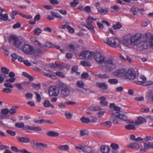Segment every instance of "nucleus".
Listing matches in <instances>:
<instances>
[{
    "instance_id": "1",
    "label": "nucleus",
    "mask_w": 153,
    "mask_h": 153,
    "mask_svg": "<svg viewBox=\"0 0 153 153\" xmlns=\"http://www.w3.org/2000/svg\"><path fill=\"white\" fill-rule=\"evenodd\" d=\"M94 58L96 62L101 65L100 67L106 72H111L116 67L117 62L113 56H109L107 59L105 56L100 53H96Z\"/></svg>"
},
{
    "instance_id": "2",
    "label": "nucleus",
    "mask_w": 153,
    "mask_h": 153,
    "mask_svg": "<svg viewBox=\"0 0 153 153\" xmlns=\"http://www.w3.org/2000/svg\"><path fill=\"white\" fill-rule=\"evenodd\" d=\"M147 39L146 35L142 38L140 34H135L130 36V43L133 46H137L139 51L146 49L149 46Z\"/></svg>"
},
{
    "instance_id": "3",
    "label": "nucleus",
    "mask_w": 153,
    "mask_h": 153,
    "mask_svg": "<svg viewBox=\"0 0 153 153\" xmlns=\"http://www.w3.org/2000/svg\"><path fill=\"white\" fill-rule=\"evenodd\" d=\"M109 108L111 110V115L110 120L114 124H120V120H122L126 121L127 120V117L125 115L120 113V109L119 107L115 105L114 103H111L109 105Z\"/></svg>"
},
{
    "instance_id": "4",
    "label": "nucleus",
    "mask_w": 153,
    "mask_h": 153,
    "mask_svg": "<svg viewBox=\"0 0 153 153\" xmlns=\"http://www.w3.org/2000/svg\"><path fill=\"white\" fill-rule=\"evenodd\" d=\"M103 42L113 48H121V43L120 39L115 37H108L102 39Z\"/></svg>"
},
{
    "instance_id": "5",
    "label": "nucleus",
    "mask_w": 153,
    "mask_h": 153,
    "mask_svg": "<svg viewBox=\"0 0 153 153\" xmlns=\"http://www.w3.org/2000/svg\"><path fill=\"white\" fill-rule=\"evenodd\" d=\"M22 39H19L15 35H10V40L13 41L14 45L17 48L20 49L22 45Z\"/></svg>"
},
{
    "instance_id": "6",
    "label": "nucleus",
    "mask_w": 153,
    "mask_h": 153,
    "mask_svg": "<svg viewBox=\"0 0 153 153\" xmlns=\"http://www.w3.org/2000/svg\"><path fill=\"white\" fill-rule=\"evenodd\" d=\"M125 77L131 80H134L137 78L135 71L132 68L128 69L127 71L126 70Z\"/></svg>"
},
{
    "instance_id": "7",
    "label": "nucleus",
    "mask_w": 153,
    "mask_h": 153,
    "mask_svg": "<svg viewBox=\"0 0 153 153\" xmlns=\"http://www.w3.org/2000/svg\"><path fill=\"white\" fill-rule=\"evenodd\" d=\"M48 92L49 96L56 97L59 95V89L55 86H51L49 88Z\"/></svg>"
},
{
    "instance_id": "8",
    "label": "nucleus",
    "mask_w": 153,
    "mask_h": 153,
    "mask_svg": "<svg viewBox=\"0 0 153 153\" xmlns=\"http://www.w3.org/2000/svg\"><path fill=\"white\" fill-rule=\"evenodd\" d=\"M22 49V51L26 54L31 55L32 54L34 51L33 48L31 45L25 44L24 45Z\"/></svg>"
},
{
    "instance_id": "9",
    "label": "nucleus",
    "mask_w": 153,
    "mask_h": 153,
    "mask_svg": "<svg viewBox=\"0 0 153 153\" xmlns=\"http://www.w3.org/2000/svg\"><path fill=\"white\" fill-rule=\"evenodd\" d=\"M62 86V87L61 92V95L62 97H65L69 95L70 91L68 86L65 84L63 83Z\"/></svg>"
},
{
    "instance_id": "10",
    "label": "nucleus",
    "mask_w": 153,
    "mask_h": 153,
    "mask_svg": "<svg viewBox=\"0 0 153 153\" xmlns=\"http://www.w3.org/2000/svg\"><path fill=\"white\" fill-rule=\"evenodd\" d=\"M126 70L124 69H118L113 72V74L116 76L118 77L123 76H125Z\"/></svg>"
},
{
    "instance_id": "11",
    "label": "nucleus",
    "mask_w": 153,
    "mask_h": 153,
    "mask_svg": "<svg viewBox=\"0 0 153 153\" xmlns=\"http://www.w3.org/2000/svg\"><path fill=\"white\" fill-rule=\"evenodd\" d=\"M146 122V118L142 116H139L137 117V120H135V124L137 126L145 123Z\"/></svg>"
},
{
    "instance_id": "12",
    "label": "nucleus",
    "mask_w": 153,
    "mask_h": 153,
    "mask_svg": "<svg viewBox=\"0 0 153 153\" xmlns=\"http://www.w3.org/2000/svg\"><path fill=\"white\" fill-rule=\"evenodd\" d=\"M111 153H118L119 146L115 143H112L110 145Z\"/></svg>"
},
{
    "instance_id": "13",
    "label": "nucleus",
    "mask_w": 153,
    "mask_h": 153,
    "mask_svg": "<svg viewBox=\"0 0 153 153\" xmlns=\"http://www.w3.org/2000/svg\"><path fill=\"white\" fill-rule=\"evenodd\" d=\"M127 146L128 147L132 149H138L142 146V145L141 143H130L128 144Z\"/></svg>"
},
{
    "instance_id": "14",
    "label": "nucleus",
    "mask_w": 153,
    "mask_h": 153,
    "mask_svg": "<svg viewBox=\"0 0 153 153\" xmlns=\"http://www.w3.org/2000/svg\"><path fill=\"white\" fill-rule=\"evenodd\" d=\"M137 126L135 124V122L133 121H131L129 124L125 126V128L127 130H134L136 129L135 126Z\"/></svg>"
},
{
    "instance_id": "15",
    "label": "nucleus",
    "mask_w": 153,
    "mask_h": 153,
    "mask_svg": "<svg viewBox=\"0 0 153 153\" xmlns=\"http://www.w3.org/2000/svg\"><path fill=\"white\" fill-rule=\"evenodd\" d=\"M130 36L126 35L125 36L122 41V43L125 46H127L130 44L129 40L130 41Z\"/></svg>"
},
{
    "instance_id": "16",
    "label": "nucleus",
    "mask_w": 153,
    "mask_h": 153,
    "mask_svg": "<svg viewBox=\"0 0 153 153\" xmlns=\"http://www.w3.org/2000/svg\"><path fill=\"white\" fill-rule=\"evenodd\" d=\"M110 149L108 146H102L101 147V151L102 153H110Z\"/></svg>"
},
{
    "instance_id": "17",
    "label": "nucleus",
    "mask_w": 153,
    "mask_h": 153,
    "mask_svg": "<svg viewBox=\"0 0 153 153\" xmlns=\"http://www.w3.org/2000/svg\"><path fill=\"white\" fill-rule=\"evenodd\" d=\"M97 100H100V104L102 106H107L108 102L105 101L106 98L104 97H102L98 98Z\"/></svg>"
},
{
    "instance_id": "18",
    "label": "nucleus",
    "mask_w": 153,
    "mask_h": 153,
    "mask_svg": "<svg viewBox=\"0 0 153 153\" xmlns=\"http://www.w3.org/2000/svg\"><path fill=\"white\" fill-rule=\"evenodd\" d=\"M17 139L19 142L27 143L30 141L29 138L27 137H18Z\"/></svg>"
},
{
    "instance_id": "19",
    "label": "nucleus",
    "mask_w": 153,
    "mask_h": 153,
    "mask_svg": "<svg viewBox=\"0 0 153 153\" xmlns=\"http://www.w3.org/2000/svg\"><path fill=\"white\" fill-rule=\"evenodd\" d=\"M36 145L37 148L42 151H43L45 148H47L48 147V146L47 144L41 143H36Z\"/></svg>"
},
{
    "instance_id": "20",
    "label": "nucleus",
    "mask_w": 153,
    "mask_h": 153,
    "mask_svg": "<svg viewBox=\"0 0 153 153\" xmlns=\"http://www.w3.org/2000/svg\"><path fill=\"white\" fill-rule=\"evenodd\" d=\"M96 85L97 87L103 90H105L108 88L107 85L104 82L96 83Z\"/></svg>"
},
{
    "instance_id": "21",
    "label": "nucleus",
    "mask_w": 153,
    "mask_h": 153,
    "mask_svg": "<svg viewBox=\"0 0 153 153\" xmlns=\"http://www.w3.org/2000/svg\"><path fill=\"white\" fill-rule=\"evenodd\" d=\"M9 112V111L8 109L4 108L1 110L0 114L2 117H6Z\"/></svg>"
},
{
    "instance_id": "22",
    "label": "nucleus",
    "mask_w": 153,
    "mask_h": 153,
    "mask_svg": "<svg viewBox=\"0 0 153 153\" xmlns=\"http://www.w3.org/2000/svg\"><path fill=\"white\" fill-rule=\"evenodd\" d=\"M90 51H82L79 55V57L80 58V59H83V58H81V56H83L84 57V59L86 60L89 54H89Z\"/></svg>"
},
{
    "instance_id": "23",
    "label": "nucleus",
    "mask_w": 153,
    "mask_h": 153,
    "mask_svg": "<svg viewBox=\"0 0 153 153\" xmlns=\"http://www.w3.org/2000/svg\"><path fill=\"white\" fill-rule=\"evenodd\" d=\"M97 10L98 12L101 13V15H104L108 13V10L107 8L103 9L100 8L99 9H97Z\"/></svg>"
},
{
    "instance_id": "24",
    "label": "nucleus",
    "mask_w": 153,
    "mask_h": 153,
    "mask_svg": "<svg viewBox=\"0 0 153 153\" xmlns=\"http://www.w3.org/2000/svg\"><path fill=\"white\" fill-rule=\"evenodd\" d=\"M150 143H145L143 145V148L140 149V151L143 152H145L148 150V149L150 148Z\"/></svg>"
},
{
    "instance_id": "25",
    "label": "nucleus",
    "mask_w": 153,
    "mask_h": 153,
    "mask_svg": "<svg viewBox=\"0 0 153 153\" xmlns=\"http://www.w3.org/2000/svg\"><path fill=\"white\" fill-rule=\"evenodd\" d=\"M87 24L85 25V27L89 29H90L91 30V31L93 33H95V31L93 29V26L90 23V22L86 21Z\"/></svg>"
},
{
    "instance_id": "26",
    "label": "nucleus",
    "mask_w": 153,
    "mask_h": 153,
    "mask_svg": "<svg viewBox=\"0 0 153 153\" xmlns=\"http://www.w3.org/2000/svg\"><path fill=\"white\" fill-rule=\"evenodd\" d=\"M43 105L45 107H51L52 108H54V106L51 104L50 102L48 100H45V101L43 103Z\"/></svg>"
},
{
    "instance_id": "27",
    "label": "nucleus",
    "mask_w": 153,
    "mask_h": 153,
    "mask_svg": "<svg viewBox=\"0 0 153 153\" xmlns=\"http://www.w3.org/2000/svg\"><path fill=\"white\" fill-rule=\"evenodd\" d=\"M100 124L102 126H105L107 127L110 128L111 126L112 123L111 121H106L100 123Z\"/></svg>"
},
{
    "instance_id": "28",
    "label": "nucleus",
    "mask_w": 153,
    "mask_h": 153,
    "mask_svg": "<svg viewBox=\"0 0 153 153\" xmlns=\"http://www.w3.org/2000/svg\"><path fill=\"white\" fill-rule=\"evenodd\" d=\"M65 114L66 118L68 119H70L72 117L73 114L70 111H65Z\"/></svg>"
},
{
    "instance_id": "29",
    "label": "nucleus",
    "mask_w": 153,
    "mask_h": 153,
    "mask_svg": "<svg viewBox=\"0 0 153 153\" xmlns=\"http://www.w3.org/2000/svg\"><path fill=\"white\" fill-rule=\"evenodd\" d=\"M130 11L134 15H136L140 11V10L137 8L132 7L130 9Z\"/></svg>"
},
{
    "instance_id": "30",
    "label": "nucleus",
    "mask_w": 153,
    "mask_h": 153,
    "mask_svg": "<svg viewBox=\"0 0 153 153\" xmlns=\"http://www.w3.org/2000/svg\"><path fill=\"white\" fill-rule=\"evenodd\" d=\"M47 135L50 137H56L58 136L59 134L54 131H50L47 132Z\"/></svg>"
},
{
    "instance_id": "31",
    "label": "nucleus",
    "mask_w": 153,
    "mask_h": 153,
    "mask_svg": "<svg viewBox=\"0 0 153 153\" xmlns=\"http://www.w3.org/2000/svg\"><path fill=\"white\" fill-rule=\"evenodd\" d=\"M19 108L16 106L12 107L10 108V114H13L16 112V111L19 109Z\"/></svg>"
},
{
    "instance_id": "32",
    "label": "nucleus",
    "mask_w": 153,
    "mask_h": 153,
    "mask_svg": "<svg viewBox=\"0 0 153 153\" xmlns=\"http://www.w3.org/2000/svg\"><path fill=\"white\" fill-rule=\"evenodd\" d=\"M83 152H85L91 153L92 152V150L90 147L88 146H83Z\"/></svg>"
},
{
    "instance_id": "33",
    "label": "nucleus",
    "mask_w": 153,
    "mask_h": 153,
    "mask_svg": "<svg viewBox=\"0 0 153 153\" xmlns=\"http://www.w3.org/2000/svg\"><path fill=\"white\" fill-rule=\"evenodd\" d=\"M15 73L12 72H10V82H13L15 80L16 78H15Z\"/></svg>"
},
{
    "instance_id": "34",
    "label": "nucleus",
    "mask_w": 153,
    "mask_h": 153,
    "mask_svg": "<svg viewBox=\"0 0 153 153\" xmlns=\"http://www.w3.org/2000/svg\"><path fill=\"white\" fill-rule=\"evenodd\" d=\"M80 120L84 123H87L90 122V120L89 118H85L84 117L80 118Z\"/></svg>"
},
{
    "instance_id": "35",
    "label": "nucleus",
    "mask_w": 153,
    "mask_h": 153,
    "mask_svg": "<svg viewBox=\"0 0 153 153\" xmlns=\"http://www.w3.org/2000/svg\"><path fill=\"white\" fill-rule=\"evenodd\" d=\"M58 149H59L60 150L66 151L69 149V147L68 145H65L59 146Z\"/></svg>"
},
{
    "instance_id": "36",
    "label": "nucleus",
    "mask_w": 153,
    "mask_h": 153,
    "mask_svg": "<svg viewBox=\"0 0 153 153\" xmlns=\"http://www.w3.org/2000/svg\"><path fill=\"white\" fill-rule=\"evenodd\" d=\"M80 63L81 65L83 66L90 67L91 65L90 62L86 61H81Z\"/></svg>"
},
{
    "instance_id": "37",
    "label": "nucleus",
    "mask_w": 153,
    "mask_h": 153,
    "mask_svg": "<svg viewBox=\"0 0 153 153\" xmlns=\"http://www.w3.org/2000/svg\"><path fill=\"white\" fill-rule=\"evenodd\" d=\"M76 85L79 88H82L84 86V82L82 80L77 81Z\"/></svg>"
},
{
    "instance_id": "38",
    "label": "nucleus",
    "mask_w": 153,
    "mask_h": 153,
    "mask_svg": "<svg viewBox=\"0 0 153 153\" xmlns=\"http://www.w3.org/2000/svg\"><path fill=\"white\" fill-rule=\"evenodd\" d=\"M108 82L111 84H116L118 83V81L116 79H110L108 80Z\"/></svg>"
},
{
    "instance_id": "39",
    "label": "nucleus",
    "mask_w": 153,
    "mask_h": 153,
    "mask_svg": "<svg viewBox=\"0 0 153 153\" xmlns=\"http://www.w3.org/2000/svg\"><path fill=\"white\" fill-rule=\"evenodd\" d=\"M42 30L40 28H37L33 30L34 34L36 35H39L42 32Z\"/></svg>"
},
{
    "instance_id": "40",
    "label": "nucleus",
    "mask_w": 153,
    "mask_h": 153,
    "mask_svg": "<svg viewBox=\"0 0 153 153\" xmlns=\"http://www.w3.org/2000/svg\"><path fill=\"white\" fill-rule=\"evenodd\" d=\"M15 126L18 128H24L25 127V125L23 123H16L15 124Z\"/></svg>"
},
{
    "instance_id": "41",
    "label": "nucleus",
    "mask_w": 153,
    "mask_h": 153,
    "mask_svg": "<svg viewBox=\"0 0 153 153\" xmlns=\"http://www.w3.org/2000/svg\"><path fill=\"white\" fill-rule=\"evenodd\" d=\"M8 16L7 14H5L3 15L1 14H0V19L4 21H6L8 19Z\"/></svg>"
},
{
    "instance_id": "42",
    "label": "nucleus",
    "mask_w": 153,
    "mask_h": 153,
    "mask_svg": "<svg viewBox=\"0 0 153 153\" xmlns=\"http://www.w3.org/2000/svg\"><path fill=\"white\" fill-rule=\"evenodd\" d=\"M51 14L53 16L56 18H58L59 19H62V16L59 13H56L54 12H52Z\"/></svg>"
},
{
    "instance_id": "43",
    "label": "nucleus",
    "mask_w": 153,
    "mask_h": 153,
    "mask_svg": "<svg viewBox=\"0 0 153 153\" xmlns=\"http://www.w3.org/2000/svg\"><path fill=\"white\" fill-rule=\"evenodd\" d=\"M98 76L100 78H103L104 79H107L109 78V75L107 74H100L98 75Z\"/></svg>"
},
{
    "instance_id": "44",
    "label": "nucleus",
    "mask_w": 153,
    "mask_h": 153,
    "mask_svg": "<svg viewBox=\"0 0 153 153\" xmlns=\"http://www.w3.org/2000/svg\"><path fill=\"white\" fill-rule=\"evenodd\" d=\"M88 131L86 130H82L80 131V135L81 136H83L85 135H87L88 134Z\"/></svg>"
},
{
    "instance_id": "45",
    "label": "nucleus",
    "mask_w": 153,
    "mask_h": 153,
    "mask_svg": "<svg viewBox=\"0 0 153 153\" xmlns=\"http://www.w3.org/2000/svg\"><path fill=\"white\" fill-rule=\"evenodd\" d=\"M122 27V25L120 23H117L113 26V28L116 30L121 28Z\"/></svg>"
},
{
    "instance_id": "46",
    "label": "nucleus",
    "mask_w": 153,
    "mask_h": 153,
    "mask_svg": "<svg viewBox=\"0 0 153 153\" xmlns=\"http://www.w3.org/2000/svg\"><path fill=\"white\" fill-rule=\"evenodd\" d=\"M143 140L146 142L153 140V137L149 136H146L143 138Z\"/></svg>"
},
{
    "instance_id": "47",
    "label": "nucleus",
    "mask_w": 153,
    "mask_h": 153,
    "mask_svg": "<svg viewBox=\"0 0 153 153\" xmlns=\"http://www.w3.org/2000/svg\"><path fill=\"white\" fill-rule=\"evenodd\" d=\"M36 95V100L38 102H40L41 101V97L38 93L36 92H34Z\"/></svg>"
},
{
    "instance_id": "48",
    "label": "nucleus",
    "mask_w": 153,
    "mask_h": 153,
    "mask_svg": "<svg viewBox=\"0 0 153 153\" xmlns=\"http://www.w3.org/2000/svg\"><path fill=\"white\" fill-rule=\"evenodd\" d=\"M149 46L153 49V35L151 36L149 39Z\"/></svg>"
},
{
    "instance_id": "49",
    "label": "nucleus",
    "mask_w": 153,
    "mask_h": 153,
    "mask_svg": "<svg viewBox=\"0 0 153 153\" xmlns=\"http://www.w3.org/2000/svg\"><path fill=\"white\" fill-rule=\"evenodd\" d=\"M25 96L27 100H31L33 98V95L30 93H27L25 94Z\"/></svg>"
},
{
    "instance_id": "50",
    "label": "nucleus",
    "mask_w": 153,
    "mask_h": 153,
    "mask_svg": "<svg viewBox=\"0 0 153 153\" xmlns=\"http://www.w3.org/2000/svg\"><path fill=\"white\" fill-rule=\"evenodd\" d=\"M89 75L88 73H84L82 74L81 78L82 79H86L88 78Z\"/></svg>"
},
{
    "instance_id": "51",
    "label": "nucleus",
    "mask_w": 153,
    "mask_h": 153,
    "mask_svg": "<svg viewBox=\"0 0 153 153\" xmlns=\"http://www.w3.org/2000/svg\"><path fill=\"white\" fill-rule=\"evenodd\" d=\"M1 71L4 74H7L9 72V70L5 67H2L1 68Z\"/></svg>"
},
{
    "instance_id": "52",
    "label": "nucleus",
    "mask_w": 153,
    "mask_h": 153,
    "mask_svg": "<svg viewBox=\"0 0 153 153\" xmlns=\"http://www.w3.org/2000/svg\"><path fill=\"white\" fill-rule=\"evenodd\" d=\"M11 56L12 58L11 59V60L12 62H13L18 58V55L15 53L12 54L11 55Z\"/></svg>"
},
{
    "instance_id": "53",
    "label": "nucleus",
    "mask_w": 153,
    "mask_h": 153,
    "mask_svg": "<svg viewBox=\"0 0 153 153\" xmlns=\"http://www.w3.org/2000/svg\"><path fill=\"white\" fill-rule=\"evenodd\" d=\"M54 74L62 78H64L65 77V75L63 74V73L60 72L58 71L55 73Z\"/></svg>"
},
{
    "instance_id": "54",
    "label": "nucleus",
    "mask_w": 153,
    "mask_h": 153,
    "mask_svg": "<svg viewBox=\"0 0 153 153\" xmlns=\"http://www.w3.org/2000/svg\"><path fill=\"white\" fill-rule=\"evenodd\" d=\"M11 149L15 152H20V150L18 149L16 147L14 146H12L11 147Z\"/></svg>"
},
{
    "instance_id": "55",
    "label": "nucleus",
    "mask_w": 153,
    "mask_h": 153,
    "mask_svg": "<svg viewBox=\"0 0 153 153\" xmlns=\"http://www.w3.org/2000/svg\"><path fill=\"white\" fill-rule=\"evenodd\" d=\"M89 54L88 57L87 59V60H91L93 57V56L94 55V53L92 52H90L89 54Z\"/></svg>"
},
{
    "instance_id": "56",
    "label": "nucleus",
    "mask_w": 153,
    "mask_h": 153,
    "mask_svg": "<svg viewBox=\"0 0 153 153\" xmlns=\"http://www.w3.org/2000/svg\"><path fill=\"white\" fill-rule=\"evenodd\" d=\"M50 67L51 68H60V66L56 64H54V63H52L50 65Z\"/></svg>"
},
{
    "instance_id": "57",
    "label": "nucleus",
    "mask_w": 153,
    "mask_h": 153,
    "mask_svg": "<svg viewBox=\"0 0 153 153\" xmlns=\"http://www.w3.org/2000/svg\"><path fill=\"white\" fill-rule=\"evenodd\" d=\"M32 86L33 88L37 89H39L41 88V85L40 84H33Z\"/></svg>"
},
{
    "instance_id": "58",
    "label": "nucleus",
    "mask_w": 153,
    "mask_h": 153,
    "mask_svg": "<svg viewBox=\"0 0 153 153\" xmlns=\"http://www.w3.org/2000/svg\"><path fill=\"white\" fill-rule=\"evenodd\" d=\"M21 27V25L20 23L19 22H18L17 23H16V24H14V25H13V29H16L17 28H19Z\"/></svg>"
},
{
    "instance_id": "59",
    "label": "nucleus",
    "mask_w": 153,
    "mask_h": 153,
    "mask_svg": "<svg viewBox=\"0 0 153 153\" xmlns=\"http://www.w3.org/2000/svg\"><path fill=\"white\" fill-rule=\"evenodd\" d=\"M67 29L69 30L70 33H74V30L69 25H68Z\"/></svg>"
},
{
    "instance_id": "60",
    "label": "nucleus",
    "mask_w": 153,
    "mask_h": 153,
    "mask_svg": "<svg viewBox=\"0 0 153 153\" xmlns=\"http://www.w3.org/2000/svg\"><path fill=\"white\" fill-rule=\"evenodd\" d=\"M105 113V111H100L97 112V114H98L99 117L101 118L102 117L103 115Z\"/></svg>"
},
{
    "instance_id": "61",
    "label": "nucleus",
    "mask_w": 153,
    "mask_h": 153,
    "mask_svg": "<svg viewBox=\"0 0 153 153\" xmlns=\"http://www.w3.org/2000/svg\"><path fill=\"white\" fill-rule=\"evenodd\" d=\"M42 130V128L39 126H33V130L35 131H39Z\"/></svg>"
},
{
    "instance_id": "62",
    "label": "nucleus",
    "mask_w": 153,
    "mask_h": 153,
    "mask_svg": "<svg viewBox=\"0 0 153 153\" xmlns=\"http://www.w3.org/2000/svg\"><path fill=\"white\" fill-rule=\"evenodd\" d=\"M150 111L149 108H142L140 109V111L143 113H147Z\"/></svg>"
},
{
    "instance_id": "63",
    "label": "nucleus",
    "mask_w": 153,
    "mask_h": 153,
    "mask_svg": "<svg viewBox=\"0 0 153 153\" xmlns=\"http://www.w3.org/2000/svg\"><path fill=\"white\" fill-rule=\"evenodd\" d=\"M65 103L67 105H72L76 104V102L73 101H67L65 102Z\"/></svg>"
},
{
    "instance_id": "64",
    "label": "nucleus",
    "mask_w": 153,
    "mask_h": 153,
    "mask_svg": "<svg viewBox=\"0 0 153 153\" xmlns=\"http://www.w3.org/2000/svg\"><path fill=\"white\" fill-rule=\"evenodd\" d=\"M15 85H16V87L19 90H23V89L20 84H16Z\"/></svg>"
}]
</instances>
